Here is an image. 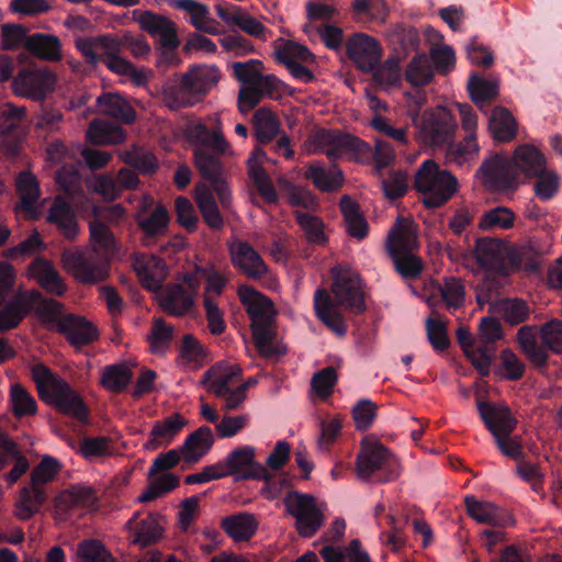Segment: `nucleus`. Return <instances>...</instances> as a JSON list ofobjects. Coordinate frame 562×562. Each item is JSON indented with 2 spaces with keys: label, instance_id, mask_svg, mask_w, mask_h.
Returning a JSON list of instances; mask_svg holds the SVG:
<instances>
[{
  "label": "nucleus",
  "instance_id": "nucleus-7",
  "mask_svg": "<svg viewBox=\"0 0 562 562\" xmlns=\"http://www.w3.org/2000/svg\"><path fill=\"white\" fill-rule=\"evenodd\" d=\"M283 503L286 513L295 518V529L301 537H313L323 526L324 515L314 496L292 491Z\"/></svg>",
  "mask_w": 562,
  "mask_h": 562
},
{
  "label": "nucleus",
  "instance_id": "nucleus-5",
  "mask_svg": "<svg viewBox=\"0 0 562 562\" xmlns=\"http://www.w3.org/2000/svg\"><path fill=\"white\" fill-rule=\"evenodd\" d=\"M205 390L223 400L224 411H234L247 398L248 383L244 381L241 369L228 362H217L203 375Z\"/></svg>",
  "mask_w": 562,
  "mask_h": 562
},
{
  "label": "nucleus",
  "instance_id": "nucleus-38",
  "mask_svg": "<svg viewBox=\"0 0 562 562\" xmlns=\"http://www.w3.org/2000/svg\"><path fill=\"white\" fill-rule=\"evenodd\" d=\"M101 114L113 117L122 123H132L135 120L133 106L119 93H104L97 100Z\"/></svg>",
  "mask_w": 562,
  "mask_h": 562
},
{
  "label": "nucleus",
  "instance_id": "nucleus-28",
  "mask_svg": "<svg viewBox=\"0 0 562 562\" xmlns=\"http://www.w3.org/2000/svg\"><path fill=\"white\" fill-rule=\"evenodd\" d=\"M56 325L58 331L65 335L75 347L90 345L99 338L97 327L81 316L72 314L61 316Z\"/></svg>",
  "mask_w": 562,
  "mask_h": 562
},
{
  "label": "nucleus",
  "instance_id": "nucleus-1",
  "mask_svg": "<svg viewBox=\"0 0 562 562\" xmlns=\"http://www.w3.org/2000/svg\"><path fill=\"white\" fill-rule=\"evenodd\" d=\"M331 299L326 289H318L314 294V311L317 318L337 335H345L347 325L341 307L356 314L366 311L364 282L360 273L347 263H338L330 270Z\"/></svg>",
  "mask_w": 562,
  "mask_h": 562
},
{
  "label": "nucleus",
  "instance_id": "nucleus-53",
  "mask_svg": "<svg viewBox=\"0 0 562 562\" xmlns=\"http://www.w3.org/2000/svg\"><path fill=\"white\" fill-rule=\"evenodd\" d=\"M132 370L125 364H112L102 369L100 384L112 393L123 392L131 383Z\"/></svg>",
  "mask_w": 562,
  "mask_h": 562
},
{
  "label": "nucleus",
  "instance_id": "nucleus-13",
  "mask_svg": "<svg viewBox=\"0 0 562 562\" xmlns=\"http://www.w3.org/2000/svg\"><path fill=\"white\" fill-rule=\"evenodd\" d=\"M186 137L191 144L210 147L220 154H226L231 149L218 114L190 122L186 128Z\"/></svg>",
  "mask_w": 562,
  "mask_h": 562
},
{
  "label": "nucleus",
  "instance_id": "nucleus-19",
  "mask_svg": "<svg viewBox=\"0 0 562 562\" xmlns=\"http://www.w3.org/2000/svg\"><path fill=\"white\" fill-rule=\"evenodd\" d=\"M317 149L329 157H337L344 154L368 149V145L357 137L344 134L338 131L321 130L313 136Z\"/></svg>",
  "mask_w": 562,
  "mask_h": 562
},
{
  "label": "nucleus",
  "instance_id": "nucleus-25",
  "mask_svg": "<svg viewBox=\"0 0 562 562\" xmlns=\"http://www.w3.org/2000/svg\"><path fill=\"white\" fill-rule=\"evenodd\" d=\"M389 457V450L378 438L366 436L361 441V451L357 457L358 475L361 477L371 476L386 464Z\"/></svg>",
  "mask_w": 562,
  "mask_h": 562
},
{
  "label": "nucleus",
  "instance_id": "nucleus-8",
  "mask_svg": "<svg viewBox=\"0 0 562 562\" xmlns=\"http://www.w3.org/2000/svg\"><path fill=\"white\" fill-rule=\"evenodd\" d=\"M200 290V278L186 274L181 282L169 283L159 293L161 310L172 316H183L191 312Z\"/></svg>",
  "mask_w": 562,
  "mask_h": 562
},
{
  "label": "nucleus",
  "instance_id": "nucleus-48",
  "mask_svg": "<svg viewBox=\"0 0 562 562\" xmlns=\"http://www.w3.org/2000/svg\"><path fill=\"white\" fill-rule=\"evenodd\" d=\"M16 190L21 198L20 210L27 218H37L38 213L34 204L40 196V188L35 177L27 172L21 173L16 181Z\"/></svg>",
  "mask_w": 562,
  "mask_h": 562
},
{
  "label": "nucleus",
  "instance_id": "nucleus-39",
  "mask_svg": "<svg viewBox=\"0 0 562 562\" xmlns=\"http://www.w3.org/2000/svg\"><path fill=\"white\" fill-rule=\"evenodd\" d=\"M173 7L190 15L191 24L205 33L218 34V23L209 15L207 7L194 0H176Z\"/></svg>",
  "mask_w": 562,
  "mask_h": 562
},
{
  "label": "nucleus",
  "instance_id": "nucleus-12",
  "mask_svg": "<svg viewBox=\"0 0 562 562\" xmlns=\"http://www.w3.org/2000/svg\"><path fill=\"white\" fill-rule=\"evenodd\" d=\"M274 57L283 64L293 77L304 82L314 79L308 65L315 63L314 55L303 45L284 38H278L273 42Z\"/></svg>",
  "mask_w": 562,
  "mask_h": 562
},
{
  "label": "nucleus",
  "instance_id": "nucleus-23",
  "mask_svg": "<svg viewBox=\"0 0 562 562\" xmlns=\"http://www.w3.org/2000/svg\"><path fill=\"white\" fill-rule=\"evenodd\" d=\"M194 165L201 176L211 182L221 204L226 206L229 200V190L223 178L222 162L205 150L198 148L194 150Z\"/></svg>",
  "mask_w": 562,
  "mask_h": 562
},
{
  "label": "nucleus",
  "instance_id": "nucleus-33",
  "mask_svg": "<svg viewBox=\"0 0 562 562\" xmlns=\"http://www.w3.org/2000/svg\"><path fill=\"white\" fill-rule=\"evenodd\" d=\"M181 78L199 102L217 83L220 74L212 67L195 66L184 72Z\"/></svg>",
  "mask_w": 562,
  "mask_h": 562
},
{
  "label": "nucleus",
  "instance_id": "nucleus-10",
  "mask_svg": "<svg viewBox=\"0 0 562 562\" xmlns=\"http://www.w3.org/2000/svg\"><path fill=\"white\" fill-rule=\"evenodd\" d=\"M418 137L429 145L449 142L457 131V123L451 112L442 106L427 110L419 119H414Z\"/></svg>",
  "mask_w": 562,
  "mask_h": 562
},
{
  "label": "nucleus",
  "instance_id": "nucleus-31",
  "mask_svg": "<svg viewBox=\"0 0 562 562\" xmlns=\"http://www.w3.org/2000/svg\"><path fill=\"white\" fill-rule=\"evenodd\" d=\"M29 274L48 293L63 296L67 291V285L58 271L45 259H36L29 267Z\"/></svg>",
  "mask_w": 562,
  "mask_h": 562
},
{
  "label": "nucleus",
  "instance_id": "nucleus-55",
  "mask_svg": "<svg viewBox=\"0 0 562 562\" xmlns=\"http://www.w3.org/2000/svg\"><path fill=\"white\" fill-rule=\"evenodd\" d=\"M120 159L143 175H153L158 169L156 156L140 147L133 146L128 150L119 153Z\"/></svg>",
  "mask_w": 562,
  "mask_h": 562
},
{
  "label": "nucleus",
  "instance_id": "nucleus-46",
  "mask_svg": "<svg viewBox=\"0 0 562 562\" xmlns=\"http://www.w3.org/2000/svg\"><path fill=\"white\" fill-rule=\"evenodd\" d=\"M48 221L54 223L68 239H74L78 234V224L74 211L70 204L60 198H57L50 207Z\"/></svg>",
  "mask_w": 562,
  "mask_h": 562
},
{
  "label": "nucleus",
  "instance_id": "nucleus-36",
  "mask_svg": "<svg viewBox=\"0 0 562 562\" xmlns=\"http://www.w3.org/2000/svg\"><path fill=\"white\" fill-rule=\"evenodd\" d=\"M91 251L110 262L117 251V243L112 231L99 220L89 225Z\"/></svg>",
  "mask_w": 562,
  "mask_h": 562
},
{
  "label": "nucleus",
  "instance_id": "nucleus-64",
  "mask_svg": "<svg viewBox=\"0 0 562 562\" xmlns=\"http://www.w3.org/2000/svg\"><path fill=\"white\" fill-rule=\"evenodd\" d=\"M432 68L427 55H418L414 57L407 66L406 79L415 87L428 85L432 79Z\"/></svg>",
  "mask_w": 562,
  "mask_h": 562
},
{
  "label": "nucleus",
  "instance_id": "nucleus-29",
  "mask_svg": "<svg viewBox=\"0 0 562 562\" xmlns=\"http://www.w3.org/2000/svg\"><path fill=\"white\" fill-rule=\"evenodd\" d=\"M479 413L495 438L509 436L517 425V419L507 406H494L479 402Z\"/></svg>",
  "mask_w": 562,
  "mask_h": 562
},
{
  "label": "nucleus",
  "instance_id": "nucleus-30",
  "mask_svg": "<svg viewBox=\"0 0 562 562\" xmlns=\"http://www.w3.org/2000/svg\"><path fill=\"white\" fill-rule=\"evenodd\" d=\"M187 424L188 420L179 413H172L157 420L149 432L148 440L144 443L145 449L157 450L159 447L169 445Z\"/></svg>",
  "mask_w": 562,
  "mask_h": 562
},
{
  "label": "nucleus",
  "instance_id": "nucleus-51",
  "mask_svg": "<svg viewBox=\"0 0 562 562\" xmlns=\"http://www.w3.org/2000/svg\"><path fill=\"white\" fill-rule=\"evenodd\" d=\"M467 514L477 524L496 526L501 520L498 507L491 502L479 501L474 496L464 498Z\"/></svg>",
  "mask_w": 562,
  "mask_h": 562
},
{
  "label": "nucleus",
  "instance_id": "nucleus-6",
  "mask_svg": "<svg viewBox=\"0 0 562 562\" xmlns=\"http://www.w3.org/2000/svg\"><path fill=\"white\" fill-rule=\"evenodd\" d=\"M414 186L423 194L427 207H439L458 191V180L449 171L440 170L437 162L429 159L422 164L415 175Z\"/></svg>",
  "mask_w": 562,
  "mask_h": 562
},
{
  "label": "nucleus",
  "instance_id": "nucleus-2",
  "mask_svg": "<svg viewBox=\"0 0 562 562\" xmlns=\"http://www.w3.org/2000/svg\"><path fill=\"white\" fill-rule=\"evenodd\" d=\"M75 46L91 67L103 63L111 72L128 77L137 86L146 85L148 81V71L136 68L134 64L121 56L122 43L115 35L77 37Z\"/></svg>",
  "mask_w": 562,
  "mask_h": 562
},
{
  "label": "nucleus",
  "instance_id": "nucleus-59",
  "mask_svg": "<svg viewBox=\"0 0 562 562\" xmlns=\"http://www.w3.org/2000/svg\"><path fill=\"white\" fill-rule=\"evenodd\" d=\"M136 221L140 229L147 236H158L166 233L169 223V215L166 207L158 204L148 216L138 213Z\"/></svg>",
  "mask_w": 562,
  "mask_h": 562
},
{
  "label": "nucleus",
  "instance_id": "nucleus-44",
  "mask_svg": "<svg viewBox=\"0 0 562 562\" xmlns=\"http://www.w3.org/2000/svg\"><path fill=\"white\" fill-rule=\"evenodd\" d=\"M86 137L92 145H117L125 140L126 134L117 125L94 120L89 125Z\"/></svg>",
  "mask_w": 562,
  "mask_h": 562
},
{
  "label": "nucleus",
  "instance_id": "nucleus-22",
  "mask_svg": "<svg viewBox=\"0 0 562 562\" xmlns=\"http://www.w3.org/2000/svg\"><path fill=\"white\" fill-rule=\"evenodd\" d=\"M98 502L97 492L88 485H71L54 498V509L59 516H66L76 509L91 508Z\"/></svg>",
  "mask_w": 562,
  "mask_h": 562
},
{
  "label": "nucleus",
  "instance_id": "nucleus-3",
  "mask_svg": "<svg viewBox=\"0 0 562 562\" xmlns=\"http://www.w3.org/2000/svg\"><path fill=\"white\" fill-rule=\"evenodd\" d=\"M31 376L42 401L59 413L78 420H86L89 411L81 396L64 379L55 375L48 367L35 363L31 367Z\"/></svg>",
  "mask_w": 562,
  "mask_h": 562
},
{
  "label": "nucleus",
  "instance_id": "nucleus-49",
  "mask_svg": "<svg viewBox=\"0 0 562 562\" xmlns=\"http://www.w3.org/2000/svg\"><path fill=\"white\" fill-rule=\"evenodd\" d=\"M221 526L235 541H245L252 537L258 524L254 515L241 513L223 518Z\"/></svg>",
  "mask_w": 562,
  "mask_h": 562
},
{
  "label": "nucleus",
  "instance_id": "nucleus-21",
  "mask_svg": "<svg viewBox=\"0 0 562 562\" xmlns=\"http://www.w3.org/2000/svg\"><path fill=\"white\" fill-rule=\"evenodd\" d=\"M507 248L508 243L505 240L483 237L476 240L473 254L481 267L504 274Z\"/></svg>",
  "mask_w": 562,
  "mask_h": 562
},
{
  "label": "nucleus",
  "instance_id": "nucleus-11",
  "mask_svg": "<svg viewBox=\"0 0 562 562\" xmlns=\"http://www.w3.org/2000/svg\"><path fill=\"white\" fill-rule=\"evenodd\" d=\"M61 262L65 270L85 284L101 282L109 276V261L92 251L85 256L79 250H65Z\"/></svg>",
  "mask_w": 562,
  "mask_h": 562
},
{
  "label": "nucleus",
  "instance_id": "nucleus-18",
  "mask_svg": "<svg viewBox=\"0 0 562 562\" xmlns=\"http://www.w3.org/2000/svg\"><path fill=\"white\" fill-rule=\"evenodd\" d=\"M385 248L390 256L418 250V227L413 218L398 216L395 220L387 234Z\"/></svg>",
  "mask_w": 562,
  "mask_h": 562
},
{
  "label": "nucleus",
  "instance_id": "nucleus-20",
  "mask_svg": "<svg viewBox=\"0 0 562 562\" xmlns=\"http://www.w3.org/2000/svg\"><path fill=\"white\" fill-rule=\"evenodd\" d=\"M228 251L233 266L248 278L260 279L268 273L267 265L248 241L234 239L228 243Z\"/></svg>",
  "mask_w": 562,
  "mask_h": 562
},
{
  "label": "nucleus",
  "instance_id": "nucleus-14",
  "mask_svg": "<svg viewBox=\"0 0 562 562\" xmlns=\"http://www.w3.org/2000/svg\"><path fill=\"white\" fill-rule=\"evenodd\" d=\"M165 524L160 514L137 512L125 525L126 538L130 543L146 548L161 540Z\"/></svg>",
  "mask_w": 562,
  "mask_h": 562
},
{
  "label": "nucleus",
  "instance_id": "nucleus-16",
  "mask_svg": "<svg viewBox=\"0 0 562 562\" xmlns=\"http://www.w3.org/2000/svg\"><path fill=\"white\" fill-rule=\"evenodd\" d=\"M57 78L55 74L46 69L22 70L12 81V90L15 94L32 100H43L54 90Z\"/></svg>",
  "mask_w": 562,
  "mask_h": 562
},
{
  "label": "nucleus",
  "instance_id": "nucleus-56",
  "mask_svg": "<svg viewBox=\"0 0 562 562\" xmlns=\"http://www.w3.org/2000/svg\"><path fill=\"white\" fill-rule=\"evenodd\" d=\"M10 406L12 414L16 418L33 416L37 411L35 398L20 383H14L10 387Z\"/></svg>",
  "mask_w": 562,
  "mask_h": 562
},
{
  "label": "nucleus",
  "instance_id": "nucleus-52",
  "mask_svg": "<svg viewBox=\"0 0 562 562\" xmlns=\"http://www.w3.org/2000/svg\"><path fill=\"white\" fill-rule=\"evenodd\" d=\"M255 134L260 143L272 140L279 133L280 121L268 108L258 109L252 116Z\"/></svg>",
  "mask_w": 562,
  "mask_h": 562
},
{
  "label": "nucleus",
  "instance_id": "nucleus-34",
  "mask_svg": "<svg viewBox=\"0 0 562 562\" xmlns=\"http://www.w3.org/2000/svg\"><path fill=\"white\" fill-rule=\"evenodd\" d=\"M25 49L38 59L59 61L63 58L61 42L53 34L34 33L29 35Z\"/></svg>",
  "mask_w": 562,
  "mask_h": 562
},
{
  "label": "nucleus",
  "instance_id": "nucleus-42",
  "mask_svg": "<svg viewBox=\"0 0 562 562\" xmlns=\"http://www.w3.org/2000/svg\"><path fill=\"white\" fill-rule=\"evenodd\" d=\"M194 200L203 216L204 222L213 229H221L224 226L223 217L211 190L199 183L194 188Z\"/></svg>",
  "mask_w": 562,
  "mask_h": 562
},
{
  "label": "nucleus",
  "instance_id": "nucleus-32",
  "mask_svg": "<svg viewBox=\"0 0 562 562\" xmlns=\"http://www.w3.org/2000/svg\"><path fill=\"white\" fill-rule=\"evenodd\" d=\"M265 159L266 153L262 149L256 148L252 151L250 158L248 159L249 176L265 201L274 204L278 202V193L271 179L262 168V162Z\"/></svg>",
  "mask_w": 562,
  "mask_h": 562
},
{
  "label": "nucleus",
  "instance_id": "nucleus-26",
  "mask_svg": "<svg viewBox=\"0 0 562 562\" xmlns=\"http://www.w3.org/2000/svg\"><path fill=\"white\" fill-rule=\"evenodd\" d=\"M237 295L246 308L251 324L259 325L263 322H273L276 310L273 302L268 296L249 285H239L237 288Z\"/></svg>",
  "mask_w": 562,
  "mask_h": 562
},
{
  "label": "nucleus",
  "instance_id": "nucleus-4",
  "mask_svg": "<svg viewBox=\"0 0 562 562\" xmlns=\"http://www.w3.org/2000/svg\"><path fill=\"white\" fill-rule=\"evenodd\" d=\"M546 167V159L541 151L530 145H520L515 151L510 161L501 158H494L481 168L482 182L488 189H505L510 187V182L501 179L498 175L516 173L517 170L526 177L539 175Z\"/></svg>",
  "mask_w": 562,
  "mask_h": 562
},
{
  "label": "nucleus",
  "instance_id": "nucleus-57",
  "mask_svg": "<svg viewBox=\"0 0 562 562\" xmlns=\"http://www.w3.org/2000/svg\"><path fill=\"white\" fill-rule=\"evenodd\" d=\"M515 213L505 206H497L482 214L477 227L482 231L509 229L515 225Z\"/></svg>",
  "mask_w": 562,
  "mask_h": 562
},
{
  "label": "nucleus",
  "instance_id": "nucleus-35",
  "mask_svg": "<svg viewBox=\"0 0 562 562\" xmlns=\"http://www.w3.org/2000/svg\"><path fill=\"white\" fill-rule=\"evenodd\" d=\"M505 273L515 271H537L540 263L539 252L529 245L515 246L508 243Z\"/></svg>",
  "mask_w": 562,
  "mask_h": 562
},
{
  "label": "nucleus",
  "instance_id": "nucleus-27",
  "mask_svg": "<svg viewBox=\"0 0 562 562\" xmlns=\"http://www.w3.org/2000/svg\"><path fill=\"white\" fill-rule=\"evenodd\" d=\"M139 26L153 37H158L164 48L176 49L180 45L177 26L170 19L149 11L140 14Z\"/></svg>",
  "mask_w": 562,
  "mask_h": 562
},
{
  "label": "nucleus",
  "instance_id": "nucleus-40",
  "mask_svg": "<svg viewBox=\"0 0 562 562\" xmlns=\"http://www.w3.org/2000/svg\"><path fill=\"white\" fill-rule=\"evenodd\" d=\"M214 437L211 428L200 427L182 445V457L187 462H198L211 449Z\"/></svg>",
  "mask_w": 562,
  "mask_h": 562
},
{
  "label": "nucleus",
  "instance_id": "nucleus-17",
  "mask_svg": "<svg viewBox=\"0 0 562 562\" xmlns=\"http://www.w3.org/2000/svg\"><path fill=\"white\" fill-rule=\"evenodd\" d=\"M255 448L246 446L233 450L224 462H220L225 471V477L236 475L244 480L269 477V471L255 461Z\"/></svg>",
  "mask_w": 562,
  "mask_h": 562
},
{
  "label": "nucleus",
  "instance_id": "nucleus-58",
  "mask_svg": "<svg viewBox=\"0 0 562 562\" xmlns=\"http://www.w3.org/2000/svg\"><path fill=\"white\" fill-rule=\"evenodd\" d=\"M76 555L79 562H117L111 551L97 539L80 541Z\"/></svg>",
  "mask_w": 562,
  "mask_h": 562
},
{
  "label": "nucleus",
  "instance_id": "nucleus-24",
  "mask_svg": "<svg viewBox=\"0 0 562 562\" xmlns=\"http://www.w3.org/2000/svg\"><path fill=\"white\" fill-rule=\"evenodd\" d=\"M132 260L140 284L149 291L159 289L168 276L165 261L147 254H135Z\"/></svg>",
  "mask_w": 562,
  "mask_h": 562
},
{
  "label": "nucleus",
  "instance_id": "nucleus-47",
  "mask_svg": "<svg viewBox=\"0 0 562 562\" xmlns=\"http://www.w3.org/2000/svg\"><path fill=\"white\" fill-rule=\"evenodd\" d=\"M220 16L228 25L238 26L240 30L251 36L258 38L265 37V25L239 7H232L227 8L226 10H221Z\"/></svg>",
  "mask_w": 562,
  "mask_h": 562
},
{
  "label": "nucleus",
  "instance_id": "nucleus-9",
  "mask_svg": "<svg viewBox=\"0 0 562 562\" xmlns=\"http://www.w3.org/2000/svg\"><path fill=\"white\" fill-rule=\"evenodd\" d=\"M37 308L41 314H55L60 305L53 300H46L38 291L20 292L14 301L0 311V330H9L19 326L29 311Z\"/></svg>",
  "mask_w": 562,
  "mask_h": 562
},
{
  "label": "nucleus",
  "instance_id": "nucleus-43",
  "mask_svg": "<svg viewBox=\"0 0 562 562\" xmlns=\"http://www.w3.org/2000/svg\"><path fill=\"white\" fill-rule=\"evenodd\" d=\"M46 498L47 495L43 487L31 484L29 487L22 488L14 506V515L21 520L30 519L40 510Z\"/></svg>",
  "mask_w": 562,
  "mask_h": 562
},
{
  "label": "nucleus",
  "instance_id": "nucleus-41",
  "mask_svg": "<svg viewBox=\"0 0 562 562\" xmlns=\"http://www.w3.org/2000/svg\"><path fill=\"white\" fill-rule=\"evenodd\" d=\"M488 125L493 137L498 142H512L518 133L516 119L507 109L502 106H497L492 111Z\"/></svg>",
  "mask_w": 562,
  "mask_h": 562
},
{
  "label": "nucleus",
  "instance_id": "nucleus-61",
  "mask_svg": "<svg viewBox=\"0 0 562 562\" xmlns=\"http://www.w3.org/2000/svg\"><path fill=\"white\" fill-rule=\"evenodd\" d=\"M180 480L173 473H165L153 479L146 490L138 496L139 503L151 502L178 487Z\"/></svg>",
  "mask_w": 562,
  "mask_h": 562
},
{
  "label": "nucleus",
  "instance_id": "nucleus-50",
  "mask_svg": "<svg viewBox=\"0 0 562 562\" xmlns=\"http://www.w3.org/2000/svg\"><path fill=\"white\" fill-rule=\"evenodd\" d=\"M304 177L311 180L316 189L324 192L339 190L345 181L340 170H326L317 164L307 166Z\"/></svg>",
  "mask_w": 562,
  "mask_h": 562
},
{
  "label": "nucleus",
  "instance_id": "nucleus-60",
  "mask_svg": "<svg viewBox=\"0 0 562 562\" xmlns=\"http://www.w3.org/2000/svg\"><path fill=\"white\" fill-rule=\"evenodd\" d=\"M494 308L510 325H518L525 322L530 312L527 303L520 299L499 300L495 303Z\"/></svg>",
  "mask_w": 562,
  "mask_h": 562
},
{
  "label": "nucleus",
  "instance_id": "nucleus-62",
  "mask_svg": "<svg viewBox=\"0 0 562 562\" xmlns=\"http://www.w3.org/2000/svg\"><path fill=\"white\" fill-rule=\"evenodd\" d=\"M162 101L170 110L177 111L198 103L194 95L187 89L186 82L180 78L178 86H169L162 91Z\"/></svg>",
  "mask_w": 562,
  "mask_h": 562
},
{
  "label": "nucleus",
  "instance_id": "nucleus-63",
  "mask_svg": "<svg viewBox=\"0 0 562 562\" xmlns=\"http://www.w3.org/2000/svg\"><path fill=\"white\" fill-rule=\"evenodd\" d=\"M438 291L447 308H459L463 305L465 290L460 279L454 277L446 278L443 282L438 285Z\"/></svg>",
  "mask_w": 562,
  "mask_h": 562
},
{
  "label": "nucleus",
  "instance_id": "nucleus-37",
  "mask_svg": "<svg viewBox=\"0 0 562 562\" xmlns=\"http://www.w3.org/2000/svg\"><path fill=\"white\" fill-rule=\"evenodd\" d=\"M234 76L244 83H258L263 88L277 89L279 80L273 75L262 76L263 65L260 60L251 59L246 63H234L232 65Z\"/></svg>",
  "mask_w": 562,
  "mask_h": 562
},
{
  "label": "nucleus",
  "instance_id": "nucleus-54",
  "mask_svg": "<svg viewBox=\"0 0 562 562\" xmlns=\"http://www.w3.org/2000/svg\"><path fill=\"white\" fill-rule=\"evenodd\" d=\"M173 327L167 324L162 318H153L151 327L146 339L149 350L156 355L165 353L173 340Z\"/></svg>",
  "mask_w": 562,
  "mask_h": 562
},
{
  "label": "nucleus",
  "instance_id": "nucleus-15",
  "mask_svg": "<svg viewBox=\"0 0 562 562\" xmlns=\"http://www.w3.org/2000/svg\"><path fill=\"white\" fill-rule=\"evenodd\" d=\"M346 55L358 69L370 72L381 63L383 48L376 38L356 33L346 42Z\"/></svg>",
  "mask_w": 562,
  "mask_h": 562
},
{
  "label": "nucleus",
  "instance_id": "nucleus-45",
  "mask_svg": "<svg viewBox=\"0 0 562 562\" xmlns=\"http://www.w3.org/2000/svg\"><path fill=\"white\" fill-rule=\"evenodd\" d=\"M340 210L345 218L346 229L351 237L363 239L368 235V223L360 212L359 204L348 195L340 200Z\"/></svg>",
  "mask_w": 562,
  "mask_h": 562
}]
</instances>
